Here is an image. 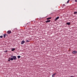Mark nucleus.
<instances>
[{"label": "nucleus", "mask_w": 77, "mask_h": 77, "mask_svg": "<svg viewBox=\"0 0 77 77\" xmlns=\"http://www.w3.org/2000/svg\"><path fill=\"white\" fill-rule=\"evenodd\" d=\"M10 58V60H16L17 59V57L15 56H11Z\"/></svg>", "instance_id": "obj_1"}, {"label": "nucleus", "mask_w": 77, "mask_h": 77, "mask_svg": "<svg viewBox=\"0 0 77 77\" xmlns=\"http://www.w3.org/2000/svg\"><path fill=\"white\" fill-rule=\"evenodd\" d=\"M72 53H73V54H75L76 53H77V51H73L72 52Z\"/></svg>", "instance_id": "obj_2"}, {"label": "nucleus", "mask_w": 77, "mask_h": 77, "mask_svg": "<svg viewBox=\"0 0 77 77\" xmlns=\"http://www.w3.org/2000/svg\"><path fill=\"white\" fill-rule=\"evenodd\" d=\"M7 33L8 34H10V33H11V31H8L7 32Z\"/></svg>", "instance_id": "obj_3"}, {"label": "nucleus", "mask_w": 77, "mask_h": 77, "mask_svg": "<svg viewBox=\"0 0 77 77\" xmlns=\"http://www.w3.org/2000/svg\"><path fill=\"white\" fill-rule=\"evenodd\" d=\"M59 17H56V19H55V21H56V20H58V19H59Z\"/></svg>", "instance_id": "obj_4"}, {"label": "nucleus", "mask_w": 77, "mask_h": 77, "mask_svg": "<svg viewBox=\"0 0 77 77\" xmlns=\"http://www.w3.org/2000/svg\"><path fill=\"white\" fill-rule=\"evenodd\" d=\"M51 21V20H48L46 21V23H49V22H50Z\"/></svg>", "instance_id": "obj_5"}, {"label": "nucleus", "mask_w": 77, "mask_h": 77, "mask_svg": "<svg viewBox=\"0 0 77 77\" xmlns=\"http://www.w3.org/2000/svg\"><path fill=\"white\" fill-rule=\"evenodd\" d=\"M24 42H25V41H23L21 42V44H23L24 43Z\"/></svg>", "instance_id": "obj_6"}, {"label": "nucleus", "mask_w": 77, "mask_h": 77, "mask_svg": "<svg viewBox=\"0 0 77 77\" xmlns=\"http://www.w3.org/2000/svg\"><path fill=\"white\" fill-rule=\"evenodd\" d=\"M55 74H56V73L53 74L52 75V77H54V75H55Z\"/></svg>", "instance_id": "obj_7"}, {"label": "nucleus", "mask_w": 77, "mask_h": 77, "mask_svg": "<svg viewBox=\"0 0 77 77\" xmlns=\"http://www.w3.org/2000/svg\"><path fill=\"white\" fill-rule=\"evenodd\" d=\"M6 36H8V35H6V34H4V38H5L6 37Z\"/></svg>", "instance_id": "obj_8"}, {"label": "nucleus", "mask_w": 77, "mask_h": 77, "mask_svg": "<svg viewBox=\"0 0 77 77\" xmlns=\"http://www.w3.org/2000/svg\"><path fill=\"white\" fill-rule=\"evenodd\" d=\"M66 24H67V25H69H69L71 24V23H66Z\"/></svg>", "instance_id": "obj_9"}, {"label": "nucleus", "mask_w": 77, "mask_h": 77, "mask_svg": "<svg viewBox=\"0 0 77 77\" xmlns=\"http://www.w3.org/2000/svg\"><path fill=\"white\" fill-rule=\"evenodd\" d=\"M51 17H49V18H47V20H50V19H51Z\"/></svg>", "instance_id": "obj_10"}, {"label": "nucleus", "mask_w": 77, "mask_h": 77, "mask_svg": "<svg viewBox=\"0 0 77 77\" xmlns=\"http://www.w3.org/2000/svg\"><path fill=\"white\" fill-rule=\"evenodd\" d=\"M21 57V56H17V58H18V59H20V58Z\"/></svg>", "instance_id": "obj_11"}, {"label": "nucleus", "mask_w": 77, "mask_h": 77, "mask_svg": "<svg viewBox=\"0 0 77 77\" xmlns=\"http://www.w3.org/2000/svg\"><path fill=\"white\" fill-rule=\"evenodd\" d=\"M14 50H15V48H13L11 50V51H14Z\"/></svg>", "instance_id": "obj_12"}, {"label": "nucleus", "mask_w": 77, "mask_h": 77, "mask_svg": "<svg viewBox=\"0 0 77 77\" xmlns=\"http://www.w3.org/2000/svg\"><path fill=\"white\" fill-rule=\"evenodd\" d=\"M77 14V12L76 11L74 12V14Z\"/></svg>", "instance_id": "obj_13"}, {"label": "nucleus", "mask_w": 77, "mask_h": 77, "mask_svg": "<svg viewBox=\"0 0 77 77\" xmlns=\"http://www.w3.org/2000/svg\"><path fill=\"white\" fill-rule=\"evenodd\" d=\"M30 41L28 40H26V42H29Z\"/></svg>", "instance_id": "obj_14"}, {"label": "nucleus", "mask_w": 77, "mask_h": 77, "mask_svg": "<svg viewBox=\"0 0 77 77\" xmlns=\"http://www.w3.org/2000/svg\"><path fill=\"white\" fill-rule=\"evenodd\" d=\"M9 60H8V62H10V60H11V59H10V58H9Z\"/></svg>", "instance_id": "obj_15"}, {"label": "nucleus", "mask_w": 77, "mask_h": 77, "mask_svg": "<svg viewBox=\"0 0 77 77\" xmlns=\"http://www.w3.org/2000/svg\"><path fill=\"white\" fill-rule=\"evenodd\" d=\"M69 0L67 2V3H69Z\"/></svg>", "instance_id": "obj_16"}, {"label": "nucleus", "mask_w": 77, "mask_h": 77, "mask_svg": "<svg viewBox=\"0 0 77 77\" xmlns=\"http://www.w3.org/2000/svg\"><path fill=\"white\" fill-rule=\"evenodd\" d=\"M0 38H3V36H0Z\"/></svg>", "instance_id": "obj_17"}, {"label": "nucleus", "mask_w": 77, "mask_h": 77, "mask_svg": "<svg viewBox=\"0 0 77 77\" xmlns=\"http://www.w3.org/2000/svg\"><path fill=\"white\" fill-rule=\"evenodd\" d=\"M7 51H5V53H7Z\"/></svg>", "instance_id": "obj_18"}, {"label": "nucleus", "mask_w": 77, "mask_h": 77, "mask_svg": "<svg viewBox=\"0 0 77 77\" xmlns=\"http://www.w3.org/2000/svg\"><path fill=\"white\" fill-rule=\"evenodd\" d=\"M75 2H77V0H75Z\"/></svg>", "instance_id": "obj_19"}, {"label": "nucleus", "mask_w": 77, "mask_h": 77, "mask_svg": "<svg viewBox=\"0 0 77 77\" xmlns=\"http://www.w3.org/2000/svg\"><path fill=\"white\" fill-rule=\"evenodd\" d=\"M63 6H65V5L64 4L63 5Z\"/></svg>", "instance_id": "obj_20"}]
</instances>
